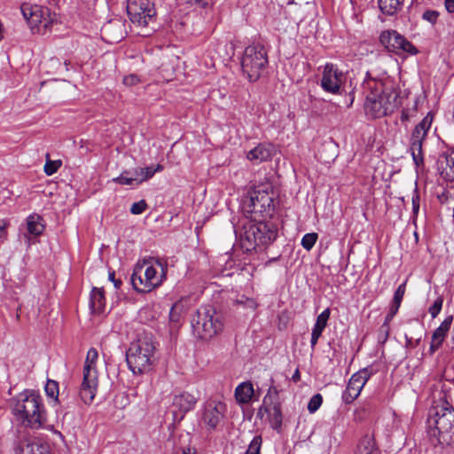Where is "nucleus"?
<instances>
[{
	"mask_svg": "<svg viewBox=\"0 0 454 454\" xmlns=\"http://www.w3.org/2000/svg\"><path fill=\"white\" fill-rule=\"evenodd\" d=\"M98 357V350L94 348H90L87 352L83 367L82 382L79 389V396L85 404L90 403L96 395L98 376L95 365Z\"/></svg>",
	"mask_w": 454,
	"mask_h": 454,
	"instance_id": "9",
	"label": "nucleus"
},
{
	"mask_svg": "<svg viewBox=\"0 0 454 454\" xmlns=\"http://www.w3.org/2000/svg\"><path fill=\"white\" fill-rule=\"evenodd\" d=\"M278 405H280L278 390L275 386H270L268 389L266 395L263 398L262 405L261 408H267Z\"/></svg>",
	"mask_w": 454,
	"mask_h": 454,
	"instance_id": "32",
	"label": "nucleus"
},
{
	"mask_svg": "<svg viewBox=\"0 0 454 454\" xmlns=\"http://www.w3.org/2000/svg\"><path fill=\"white\" fill-rule=\"evenodd\" d=\"M453 321V317L449 316L447 317L440 325L439 327H437L432 335V340L430 345L431 352L434 353L436 349H438L441 345L442 344L445 336L447 333L449 332L451 324Z\"/></svg>",
	"mask_w": 454,
	"mask_h": 454,
	"instance_id": "21",
	"label": "nucleus"
},
{
	"mask_svg": "<svg viewBox=\"0 0 454 454\" xmlns=\"http://www.w3.org/2000/svg\"><path fill=\"white\" fill-rule=\"evenodd\" d=\"M384 332H381V328L380 329V336H379V340H381V341H385L384 340Z\"/></svg>",
	"mask_w": 454,
	"mask_h": 454,
	"instance_id": "57",
	"label": "nucleus"
},
{
	"mask_svg": "<svg viewBox=\"0 0 454 454\" xmlns=\"http://www.w3.org/2000/svg\"><path fill=\"white\" fill-rule=\"evenodd\" d=\"M262 411H264L268 414L270 421L274 428H278L281 426L282 413L280 405L261 408L260 412H262Z\"/></svg>",
	"mask_w": 454,
	"mask_h": 454,
	"instance_id": "31",
	"label": "nucleus"
},
{
	"mask_svg": "<svg viewBox=\"0 0 454 454\" xmlns=\"http://www.w3.org/2000/svg\"><path fill=\"white\" fill-rule=\"evenodd\" d=\"M433 122V115L428 113L413 129L410 137V150L414 163L419 166L423 163V144L427 137Z\"/></svg>",
	"mask_w": 454,
	"mask_h": 454,
	"instance_id": "11",
	"label": "nucleus"
},
{
	"mask_svg": "<svg viewBox=\"0 0 454 454\" xmlns=\"http://www.w3.org/2000/svg\"><path fill=\"white\" fill-rule=\"evenodd\" d=\"M155 345L151 335H139L132 341L126 353V361L134 374H143L152 369Z\"/></svg>",
	"mask_w": 454,
	"mask_h": 454,
	"instance_id": "4",
	"label": "nucleus"
},
{
	"mask_svg": "<svg viewBox=\"0 0 454 454\" xmlns=\"http://www.w3.org/2000/svg\"><path fill=\"white\" fill-rule=\"evenodd\" d=\"M400 306H401L400 304H397V303H395V301H392V304H391L390 309H389V313L395 316L396 313L398 312Z\"/></svg>",
	"mask_w": 454,
	"mask_h": 454,
	"instance_id": "55",
	"label": "nucleus"
},
{
	"mask_svg": "<svg viewBox=\"0 0 454 454\" xmlns=\"http://www.w3.org/2000/svg\"><path fill=\"white\" fill-rule=\"evenodd\" d=\"M122 82L124 85L131 87L140 82V78L134 74L123 77Z\"/></svg>",
	"mask_w": 454,
	"mask_h": 454,
	"instance_id": "47",
	"label": "nucleus"
},
{
	"mask_svg": "<svg viewBox=\"0 0 454 454\" xmlns=\"http://www.w3.org/2000/svg\"><path fill=\"white\" fill-rule=\"evenodd\" d=\"M168 263L165 259L149 257L137 264L131 276V284L139 293H147L160 286L166 279Z\"/></svg>",
	"mask_w": 454,
	"mask_h": 454,
	"instance_id": "3",
	"label": "nucleus"
},
{
	"mask_svg": "<svg viewBox=\"0 0 454 454\" xmlns=\"http://www.w3.org/2000/svg\"><path fill=\"white\" fill-rule=\"evenodd\" d=\"M190 4H195L201 9H206L210 4V0H187Z\"/></svg>",
	"mask_w": 454,
	"mask_h": 454,
	"instance_id": "51",
	"label": "nucleus"
},
{
	"mask_svg": "<svg viewBox=\"0 0 454 454\" xmlns=\"http://www.w3.org/2000/svg\"><path fill=\"white\" fill-rule=\"evenodd\" d=\"M443 304V296L439 295L428 308V313L432 318H435L441 312Z\"/></svg>",
	"mask_w": 454,
	"mask_h": 454,
	"instance_id": "37",
	"label": "nucleus"
},
{
	"mask_svg": "<svg viewBox=\"0 0 454 454\" xmlns=\"http://www.w3.org/2000/svg\"><path fill=\"white\" fill-rule=\"evenodd\" d=\"M418 98L413 100L411 107H406L402 110L400 120L403 123L408 122L417 114Z\"/></svg>",
	"mask_w": 454,
	"mask_h": 454,
	"instance_id": "34",
	"label": "nucleus"
},
{
	"mask_svg": "<svg viewBox=\"0 0 454 454\" xmlns=\"http://www.w3.org/2000/svg\"><path fill=\"white\" fill-rule=\"evenodd\" d=\"M268 56L262 45L247 46L241 59V68L249 82H256L265 72Z\"/></svg>",
	"mask_w": 454,
	"mask_h": 454,
	"instance_id": "8",
	"label": "nucleus"
},
{
	"mask_svg": "<svg viewBox=\"0 0 454 454\" xmlns=\"http://www.w3.org/2000/svg\"><path fill=\"white\" fill-rule=\"evenodd\" d=\"M419 210V195L417 190H414L412 195V213L417 215Z\"/></svg>",
	"mask_w": 454,
	"mask_h": 454,
	"instance_id": "49",
	"label": "nucleus"
},
{
	"mask_svg": "<svg viewBox=\"0 0 454 454\" xmlns=\"http://www.w3.org/2000/svg\"><path fill=\"white\" fill-rule=\"evenodd\" d=\"M69 61H65L64 64L62 65V63L60 62V60L57 58H51L49 59V61L47 62V65L49 67V68H55L56 71L55 72H59V70L65 68L66 71H68V65H69Z\"/></svg>",
	"mask_w": 454,
	"mask_h": 454,
	"instance_id": "41",
	"label": "nucleus"
},
{
	"mask_svg": "<svg viewBox=\"0 0 454 454\" xmlns=\"http://www.w3.org/2000/svg\"><path fill=\"white\" fill-rule=\"evenodd\" d=\"M127 12L133 23L143 26L156 13L152 0H128Z\"/></svg>",
	"mask_w": 454,
	"mask_h": 454,
	"instance_id": "15",
	"label": "nucleus"
},
{
	"mask_svg": "<svg viewBox=\"0 0 454 454\" xmlns=\"http://www.w3.org/2000/svg\"><path fill=\"white\" fill-rule=\"evenodd\" d=\"M403 0H379L380 11L387 15L395 14L401 8Z\"/></svg>",
	"mask_w": 454,
	"mask_h": 454,
	"instance_id": "30",
	"label": "nucleus"
},
{
	"mask_svg": "<svg viewBox=\"0 0 454 454\" xmlns=\"http://www.w3.org/2000/svg\"><path fill=\"white\" fill-rule=\"evenodd\" d=\"M226 405L216 400H209L206 403L202 415V421L209 428H215L223 417Z\"/></svg>",
	"mask_w": 454,
	"mask_h": 454,
	"instance_id": "18",
	"label": "nucleus"
},
{
	"mask_svg": "<svg viewBox=\"0 0 454 454\" xmlns=\"http://www.w3.org/2000/svg\"><path fill=\"white\" fill-rule=\"evenodd\" d=\"M300 372L298 370L295 371V372L293 375L294 381H298L300 380Z\"/></svg>",
	"mask_w": 454,
	"mask_h": 454,
	"instance_id": "56",
	"label": "nucleus"
},
{
	"mask_svg": "<svg viewBox=\"0 0 454 454\" xmlns=\"http://www.w3.org/2000/svg\"><path fill=\"white\" fill-rule=\"evenodd\" d=\"M12 414L24 427L38 429L47 420L43 398L38 392L26 389L12 399Z\"/></svg>",
	"mask_w": 454,
	"mask_h": 454,
	"instance_id": "2",
	"label": "nucleus"
},
{
	"mask_svg": "<svg viewBox=\"0 0 454 454\" xmlns=\"http://www.w3.org/2000/svg\"><path fill=\"white\" fill-rule=\"evenodd\" d=\"M242 208L247 217L256 221L257 216L270 215L273 210V198L267 191L255 189L244 200Z\"/></svg>",
	"mask_w": 454,
	"mask_h": 454,
	"instance_id": "10",
	"label": "nucleus"
},
{
	"mask_svg": "<svg viewBox=\"0 0 454 454\" xmlns=\"http://www.w3.org/2000/svg\"><path fill=\"white\" fill-rule=\"evenodd\" d=\"M21 12L24 19L34 28L39 26L47 30L56 20V15L51 14L50 9L37 4H24L21 6Z\"/></svg>",
	"mask_w": 454,
	"mask_h": 454,
	"instance_id": "13",
	"label": "nucleus"
},
{
	"mask_svg": "<svg viewBox=\"0 0 454 454\" xmlns=\"http://www.w3.org/2000/svg\"><path fill=\"white\" fill-rule=\"evenodd\" d=\"M8 223L4 219L0 220V241H3L7 237Z\"/></svg>",
	"mask_w": 454,
	"mask_h": 454,
	"instance_id": "50",
	"label": "nucleus"
},
{
	"mask_svg": "<svg viewBox=\"0 0 454 454\" xmlns=\"http://www.w3.org/2000/svg\"><path fill=\"white\" fill-rule=\"evenodd\" d=\"M357 454H379L372 434H366L362 437L357 446Z\"/></svg>",
	"mask_w": 454,
	"mask_h": 454,
	"instance_id": "27",
	"label": "nucleus"
},
{
	"mask_svg": "<svg viewBox=\"0 0 454 454\" xmlns=\"http://www.w3.org/2000/svg\"><path fill=\"white\" fill-rule=\"evenodd\" d=\"M444 5L448 12H454V0H445Z\"/></svg>",
	"mask_w": 454,
	"mask_h": 454,
	"instance_id": "54",
	"label": "nucleus"
},
{
	"mask_svg": "<svg viewBox=\"0 0 454 454\" xmlns=\"http://www.w3.org/2000/svg\"><path fill=\"white\" fill-rule=\"evenodd\" d=\"M427 424L439 441L449 443L454 438V410L443 405L433 406L429 411Z\"/></svg>",
	"mask_w": 454,
	"mask_h": 454,
	"instance_id": "7",
	"label": "nucleus"
},
{
	"mask_svg": "<svg viewBox=\"0 0 454 454\" xmlns=\"http://www.w3.org/2000/svg\"><path fill=\"white\" fill-rule=\"evenodd\" d=\"M262 444V438L261 435H256L251 441L245 454H261V447Z\"/></svg>",
	"mask_w": 454,
	"mask_h": 454,
	"instance_id": "36",
	"label": "nucleus"
},
{
	"mask_svg": "<svg viewBox=\"0 0 454 454\" xmlns=\"http://www.w3.org/2000/svg\"><path fill=\"white\" fill-rule=\"evenodd\" d=\"M123 24L120 20L106 23L101 28L103 39L109 43H115L123 38Z\"/></svg>",
	"mask_w": 454,
	"mask_h": 454,
	"instance_id": "19",
	"label": "nucleus"
},
{
	"mask_svg": "<svg viewBox=\"0 0 454 454\" xmlns=\"http://www.w3.org/2000/svg\"><path fill=\"white\" fill-rule=\"evenodd\" d=\"M369 377L367 370L360 371L351 376L342 394V400L345 403H351L358 397Z\"/></svg>",
	"mask_w": 454,
	"mask_h": 454,
	"instance_id": "16",
	"label": "nucleus"
},
{
	"mask_svg": "<svg viewBox=\"0 0 454 454\" xmlns=\"http://www.w3.org/2000/svg\"><path fill=\"white\" fill-rule=\"evenodd\" d=\"M196 403L197 398L187 392L174 395L172 401L173 420L175 422L181 421L184 414L193 409Z\"/></svg>",
	"mask_w": 454,
	"mask_h": 454,
	"instance_id": "17",
	"label": "nucleus"
},
{
	"mask_svg": "<svg viewBox=\"0 0 454 454\" xmlns=\"http://www.w3.org/2000/svg\"><path fill=\"white\" fill-rule=\"evenodd\" d=\"M330 314H331L330 309L327 308L317 316L316 323L314 325V327L312 328V333H311L310 345H311L312 349H314L324 329L327 325V322L329 320Z\"/></svg>",
	"mask_w": 454,
	"mask_h": 454,
	"instance_id": "23",
	"label": "nucleus"
},
{
	"mask_svg": "<svg viewBox=\"0 0 454 454\" xmlns=\"http://www.w3.org/2000/svg\"><path fill=\"white\" fill-rule=\"evenodd\" d=\"M182 305L175 303L169 312V319L172 323H178L181 317Z\"/></svg>",
	"mask_w": 454,
	"mask_h": 454,
	"instance_id": "42",
	"label": "nucleus"
},
{
	"mask_svg": "<svg viewBox=\"0 0 454 454\" xmlns=\"http://www.w3.org/2000/svg\"><path fill=\"white\" fill-rule=\"evenodd\" d=\"M437 163L442 176L447 181H454V148L442 153Z\"/></svg>",
	"mask_w": 454,
	"mask_h": 454,
	"instance_id": "20",
	"label": "nucleus"
},
{
	"mask_svg": "<svg viewBox=\"0 0 454 454\" xmlns=\"http://www.w3.org/2000/svg\"><path fill=\"white\" fill-rule=\"evenodd\" d=\"M317 234L316 232L307 233L301 239V246L307 251H309L317 240Z\"/></svg>",
	"mask_w": 454,
	"mask_h": 454,
	"instance_id": "35",
	"label": "nucleus"
},
{
	"mask_svg": "<svg viewBox=\"0 0 454 454\" xmlns=\"http://www.w3.org/2000/svg\"><path fill=\"white\" fill-rule=\"evenodd\" d=\"M345 81L346 75L343 71L339 69L337 65L326 63L323 67L320 86L325 92L340 94V88Z\"/></svg>",
	"mask_w": 454,
	"mask_h": 454,
	"instance_id": "14",
	"label": "nucleus"
},
{
	"mask_svg": "<svg viewBox=\"0 0 454 454\" xmlns=\"http://www.w3.org/2000/svg\"><path fill=\"white\" fill-rule=\"evenodd\" d=\"M60 166V160H51L47 158L46 163L44 165V172L47 176H51L58 171Z\"/></svg>",
	"mask_w": 454,
	"mask_h": 454,
	"instance_id": "40",
	"label": "nucleus"
},
{
	"mask_svg": "<svg viewBox=\"0 0 454 454\" xmlns=\"http://www.w3.org/2000/svg\"><path fill=\"white\" fill-rule=\"evenodd\" d=\"M322 403H323V397L320 394H316L314 395L309 403H308V411L310 412V413H314L316 412L319 407L322 405Z\"/></svg>",
	"mask_w": 454,
	"mask_h": 454,
	"instance_id": "39",
	"label": "nucleus"
},
{
	"mask_svg": "<svg viewBox=\"0 0 454 454\" xmlns=\"http://www.w3.org/2000/svg\"><path fill=\"white\" fill-rule=\"evenodd\" d=\"M438 17L439 12L434 10H427L422 15L423 20L428 21L431 24L436 23Z\"/></svg>",
	"mask_w": 454,
	"mask_h": 454,
	"instance_id": "44",
	"label": "nucleus"
},
{
	"mask_svg": "<svg viewBox=\"0 0 454 454\" xmlns=\"http://www.w3.org/2000/svg\"><path fill=\"white\" fill-rule=\"evenodd\" d=\"M380 42L388 51L397 55H416L418 53L417 48L395 30L382 31Z\"/></svg>",
	"mask_w": 454,
	"mask_h": 454,
	"instance_id": "12",
	"label": "nucleus"
},
{
	"mask_svg": "<svg viewBox=\"0 0 454 454\" xmlns=\"http://www.w3.org/2000/svg\"><path fill=\"white\" fill-rule=\"evenodd\" d=\"M147 207V205L145 200H140L138 202H135L132 204L130 207V212L133 215L142 214Z\"/></svg>",
	"mask_w": 454,
	"mask_h": 454,
	"instance_id": "45",
	"label": "nucleus"
},
{
	"mask_svg": "<svg viewBox=\"0 0 454 454\" xmlns=\"http://www.w3.org/2000/svg\"><path fill=\"white\" fill-rule=\"evenodd\" d=\"M275 153L274 146L270 144H260L247 153V159L251 161L260 163L269 160Z\"/></svg>",
	"mask_w": 454,
	"mask_h": 454,
	"instance_id": "22",
	"label": "nucleus"
},
{
	"mask_svg": "<svg viewBox=\"0 0 454 454\" xmlns=\"http://www.w3.org/2000/svg\"><path fill=\"white\" fill-rule=\"evenodd\" d=\"M173 454H196L195 450H192L189 446L176 448Z\"/></svg>",
	"mask_w": 454,
	"mask_h": 454,
	"instance_id": "52",
	"label": "nucleus"
},
{
	"mask_svg": "<svg viewBox=\"0 0 454 454\" xmlns=\"http://www.w3.org/2000/svg\"><path fill=\"white\" fill-rule=\"evenodd\" d=\"M43 219L39 215H31L27 218V231L34 235L39 236L44 231Z\"/></svg>",
	"mask_w": 454,
	"mask_h": 454,
	"instance_id": "28",
	"label": "nucleus"
},
{
	"mask_svg": "<svg viewBox=\"0 0 454 454\" xmlns=\"http://www.w3.org/2000/svg\"><path fill=\"white\" fill-rule=\"evenodd\" d=\"M192 328L196 338L210 340L223 328L222 316L210 306L202 307L192 317Z\"/></svg>",
	"mask_w": 454,
	"mask_h": 454,
	"instance_id": "6",
	"label": "nucleus"
},
{
	"mask_svg": "<svg viewBox=\"0 0 454 454\" xmlns=\"http://www.w3.org/2000/svg\"><path fill=\"white\" fill-rule=\"evenodd\" d=\"M15 454H44L45 447L27 440L20 441L15 447Z\"/></svg>",
	"mask_w": 454,
	"mask_h": 454,
	"instance_id": "24",
	"label": "nucleus"
},
{
	"mask_svg": "<svg viewBox=\"0 0 454 454\" xmlns=\"http://www.w3.org/2000/svg\"><path fill=\"white\" fill-rule=\"evenodd\" d=\"M114 183L123 184V185H129V186H137V179L133 176V173L131 170H125L123 171L119 176L114 177L112 179Z\"/></svg>",
	"mask_w": 454,
	"mask_h": 454,
	"instance_id": "33",
	"label": "nucleus"
},
{
	"mask_svg": "<svg viewBox=\"0 0 454 454\" xmlns=\"http://www.w3.org/2000/svg\"><path fill=\"white\" fill-rule=\"evenodd\" d=\"M395 315L391 313H387V315L385 317V321L381 325V332H384V340H387L389 333V323L394 318Z\"/></svg>",
	"mask_w": 454,
	"mask_h": 454,
	"instance_id": "46",
	"label": "nucleus"
},
{
	"mask_svg": "<svg viewBox=\"0 0 454 454\" xmlns=\"http://www.w3.org/2000/svg\"><path fill=\"white\" fill-rule=\"evenodd\" d=\"M405 290H406V282H403L397 287V289L395 290V292L394 294L393 301H395V303L401 305L403 295L405 294Z\"/></svg>",
	"mask_w": 454,
	"mask_h": 454,
	"instance_id": "43",
	"label": "nucleus"
},
{
	"mask_svg": "<svg viewBox=\"0 0 454 454\" xmlns=\"http://www.w3.org/2000/svg\"><path fill=\"white\" fill-rule=\"evenodd\" d=\"M239 236L242 249L249 253L257 248L263 249L272 243L278 236V230L271 223L251 221L244 225Z\"/></svg>",
	"mask_w": 454,
	"mask_h": 454,
	"instance_id": "5",
	"label": "nucleus"
},
{
	"mask_svg": "<svg viewBox=\"0 0 454 454\" xmlns=\"http://www.w3.org/2000/svg\"><path fill=\"white\" fill-rule=\"evenodd\" d=\"M237 303L238 304H241L250 309H254L257 306L256 302L254 301V300L253 299H250V298H247V297H241L240 299H239L237 301Z\"/></svg>",
	"mask_w": 454,
	"mask_h": 454,
	"instance_id": "48",
	"label": "nucleus"
},
{
	"mask_svg": "<svg viewBox=\"0 0 454 454\" xmlns=\"http://www.w3.org/2000/svg\"><path fill=\"white\" fill-rule=\"evenodd\" d=\"M106 298L103 288L94 287L90 293V306L94 313H102L105 309Z\"/></svg>",
	"mask_w": 454,
	"mask_h": 454,
	"instance_id": "25",
	"label": "nucleus"
},
{
	"mask_svg": "<svg viewBox=\"0 0 454 454\" xmlns=\"http://www.w3.org/2000/svg\"><path fill=\"white\" fill-rule=\"evenodd\" d=\"M163 170V166L160 164H157L156 167H146V168H137L132 171L133 176L137 179V184H140L143 182L152 178L153 175L157 172H160Z\"/></svg>",
	"mask_w": 454,
	"mask_h": 454,
	"instance_id": "26",
	"label": "nucleus"
},
{
	"mask_svg": "<svg viewBox=\"0 0 454 454\" xmlns=\"http://www.w3.org/2000/svg\"><path fill=\"white\" fill-rule=\"evenodd\" d=\"M363 88L366 93L364 113L372 119L387 116L402 105L400 94L389 77L377 79L367 73Z\"/></svg>",
	"mask_w": 454,
	"mask_h": 454,
	"instance_id": "1",
	"label": "nucleus"
},
{
	"mask_svg": "<svg viewBox=\"0 0 454 454\" xmlns=\"http://www.w3.org/2000/svg\"><path fill=\"white\" fill-rule=\"evenodd\" d=\"M254 388L250 382H243L239 384L235 390V396L239 403H247L253 396Z\"/></svg>",
	"mask_w": 454,
	"mask_h": 454,
	"instance_id": "29",
	"label": "nucleus"
},
{
	"mask_svg": "<svg viewBox=\"0 0 454 454\" xmlns=\"http://www.w3.org/2000/svg\"><path fill=\"white\" fill-rule=\"evenodd\" d=\"M114 275H115L114 271H110L108 274V278H109V280H111L114 283L115 288L118 289L121 286V281L120 279H115Z\"/></svg>",
	"mask_w": 454,
	"mask_h": 454,
	"instance_id": "53",
	"label": "nucleus"
},
{
	"mask_svg": "<svg viewBox=\"0 0 454 454\" xmlns=\"http://www.w3.org/2000/svg\"><path fill=\"white\" fill-rule=\"evenodd\" d=\"M46 395L54 399H58L59 395V383L55 380H49L45 385Z\"/></svg>",
	"mask_w": 454,
	"mask_h": 454,
	"instance_id": "38",
	"label": "nucleus"
}]
</instances>
